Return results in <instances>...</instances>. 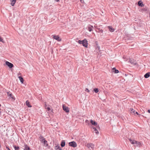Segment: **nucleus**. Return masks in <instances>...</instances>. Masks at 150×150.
Returning <instances> with one entry per match:
<instances>
[{
	"label": "nucleus",
	"instance_id": "obj_1",
	"mask_svg": "<svg viewBox=\"0 0 150 150\" xmlns=\"http://www.w3.org/2000/svg\"><path fill=\"white\" fill-rule=\"evenodd\" d=\"M78 43L80 44H82L83 45L86 47H87V41L86 40H84L81 41L79 40L78 41Z\"/></svg>",
	"mask_w": 150,
	"mask_h": 150
},
{
	"label": "nucleus",
	"instance_id": "obj_2",
	"mask_svg": "<svg viewBox=\"0 0 150 150\" xmlns=\"http://www.w3.org/2000/svg\"><path fill=\"white\" fill-rule=\"evenodd\" d=\"M86 146L90 150L92 149L94 150V149L95 145L94 144L92 143H88L86 145Z\"/></svg>",
	"mask_w": 150,
	"mask_h": 150
},
{
	"label": "nucleus",
	"instance_id": "obj_3",
	"mask_svg": "<svg viewBox=\"0 0 150 150\" xmlns=\"http://www.w3.org/2000/svg\"><path fill=\"white\" fill-rule=\"evenodd\" d=\"M69 146L74 147H76L77 146L76 143L74 141L70 142L69 143Z\"/></svg>",
	"mask_w": 150,
	"mask_h": 150
},
{
	"label": "nucleus",
	"instance_id": "obj_4",
	"mask_svg": "<svg viewBox=\"0 0 150 150\" xmlns=\"http://www.w3.org/2000/svg\"><path fill=\"white\" fill-rule=\"evenodd\" d=\"M62 108L63 110L65 111L66 112H69V108L65 106L64 105H63Z\"/></svg>",
	"mask_w": 150,
	"mask_h": 150
},
{
	"label": "nucleus",
	"instance_id": "obj_5",
	"mask_svg": "<svg viewBox=\"0 0 150 150\" xmlns=\"http://www.w3.org/2000/svg\"><path fill=\"white\" fill-rule=\"evenodd\" d=\"M6 64L10 68H12L13 66V64H12L8 61L6 62Z\"/></svg>",
	"mask_w": 150,
	"mask_h": 150
},
{
	"label": "nucleus",
	"instance_id": "obj_6",
	"mask_svg": "<svg viewBox=\"0 0 150 150\" xmlns=\"http://www.w3.org/2000/svg\"><path fill=\"white\" fill-rule=\"evenodd\" d=\"M53 38L58 41H61V39H60L58 35H53Z\"/></svg>",
	"mask_w": 150,
	"mask_h": 150
},
{
	"label": "nucleus",
	"instance_id": "obj_7",
	"mask_svg": "<svg viewBox=\"0 0 150 150\" xmlns=\"http://www.w3.org/2000/svg\"><path fill=\"white\" fill-rule=\"evenodd\" d=\"M129 62L131 63L132 64H136V61L132 59H129Z\"/></svg>",
	"mask_w": 150,
	"mask_h": 150
},
{
	"label": "nucleus",
	"instance_id": "obj_8",
	"mask_svg": "<svg viewBox=\"0 0 150 150\" xmlns=\"http://www.w3.org/2000/svg\"><path fill=\"white\" fill-rule=\"evenodd\" d=\"M135 144V145H134L135 146L140 147L142 146L140 142L138 141H136Z\"/></svg>",
	"mask_w": 150,
	"mask_h": 150
},
{
	"label": "nucleus",
	"instance_id": "obj_9",
	"mask_svg": "<svg viewBox=\"0 0 150 150\" xmlns=\"http://www.w3.org/2000/svg\"><path fill=\"white\" fill-rule=\"evenodd\" d=\"M24 150H31L30 148L27 145L25 144L24 145Z\"/></svg>",
	"mask_w": 150,
	"mask_h": 150
},
{
	"label": "nucleus",
	"instance_id": "obj_10",
	"mask_svg": "<svg viewBox=\"0 0 150 150\" xmlns=\"http://www.w3.org/2000/svg\"><path fill=\"white\" fill-rule=\"evenodd\" d=\"M112 72L115 73H118L119 72V71L118 70L116 69L115 68H113L112 69Z\"/></svg>",
	"mask_w": 150,
	"mask_h": 150
},
{
	"label": "nucleus",
	"instance_id": "obj_11",
	"mask_svg": "<svg viewBox=\"0 0 150 150\" xmlns=\"http://www.w3.org/2000/svg\"><path fill=\"white\" fill-rule=\"evenodd\" d=\"M10 1L11 2V4L12 6H13L16 2V0H10Z\"/></svg>",
	"mask_w": 150,
	"mask_h": 150
},
{
	"label": "nucleus",
	"instance_id": "obj_12",
	"mask_svg": "<svg viewBox=\"0 0 150 150\" xmlns=\"http://www.w3.org/2000/svg\"><path fill=\"white\" fill-rule=\"evenodd\" d=\"M91 123L92 124V125L94 126H96L97 124L96 122L95 121H94L92 120H91Z\"/></svg>",
	"mask_w": 150,
	"mask_h": 150
},
{
	"label": "nucleus",
	"instance_id": "obj_13",
	"mask_svg": "<svg viewBox=\"0 0 150 150\" xmlns=\"http://www.w3.org/2000/svg\"><path fill=\"white\" fill-rule=\"evenodd\" d=\"M108 28L109 29V31L111 32H113L115 30L111 26H109L108 27Z\"/></svg>",
	"mask_w": 150,
	"mask_h": 150
},
{
	"label": "nucleus",
	"instance_id": "obj_14",
	"mask_svg": "<svg viewBox=\"0 0 150 150\" xmlns=\"http://www.w3.org/2000/svg\"><path fill=\"white\" fill-rule=\"evenodd\" d=\"M150 72H148L145 74L144 76V77L145 78H147L149 77L150 76Z\"/></svg>",
	"mask_w": 150,
	"mask_h": 150
},
{
	"label": "nucleus",
	"instance_id": "obj_15",
	"mask_svg": "<svg viewBox=\"0 0 150 150\" xmlns=\"http://www.w3.org/2000/svg\"><path fill=\"white\" fill-rule=\"evenodd\" d=\"M18 78L20 80L21 83H23V81H24V80L23 79V78L21 76H19L18 77Z\"/></svg>",
	"mask_w": 150,
	"mask_h": 150
},
{
	"label": "nucleus",
	"instance_id": "obj_16",
	"mask_svg": "<svg viewBox=\"0 0 150 150\" xmlns=\"http://www.w3.org/2000/svg\"><path fill=\"white\" fill-rule=\"evenodd\" d=\"M92 128H93V129H94V132L96 133L97 134H99V132L94 127H92Z\"/></svg>",
	"mask_w": 150,
	"mask_h": 150
},
{
	"label": "nucleus",
	"instance_id": "obj_17",
	"mask_svg": "<svg viewBox=\"0 0 150 150\" xmlns=\"http://www.w3.org/2000/svg\"><path fill=\"white\" fill-rule=\"evenodd\" d=\"M65 141L64 140H62L61 144V146L62 147H64L65 146Z\"/></svg>",
	"mask_w": 150,
	"mask_h": 150
},
{
	"label": "nucleus",
	"instance_id": "obj_18",
	"mask_svg": "<svg viewBox=\"0 0 150 150\" xmlns=\"http://www.w3.org/2000/svg\"><path fill=\"white\" fill-rule=\"evenodd\" d=\"M129 141L130 142L131 144H135V142L136 141H135V140H133L131 139H129Z\"/></svg>",
	"mask_w": 150,
	"mask_h": 150
},
{
	"label": "nucleus",
	"instance_id": "obj_19",
	"mask_svg": "<svg viewBox=\"0 0 150 150\" xmlns=\"http://www.w3.org/2000/svg\"><path fill=\"white\" fill-rule=\"evenodd\" d=\"M40 140L42 142H43L45 140L44 138L42 136H40Z\"/></svg>",
	"mask_w": 150,
	"mask_h": 150
},
{
	"label": "nucleus",
	"instance_id": "obj_20",
	"mask_svg": "<svg viewBox=\"0 0 150 150\" xmlns=\"http://www.w3.org/2000/svg\"><path fill=\"white\" fill-rule=\"evenodd\" d=\"M26 104L27 105L28 107H31V106L30 105V103L28 101H26Z\"/></svg>",
	"mask_w": 150,
	"mask_h": 150
},
{
	"label": "nucleus",
	"instance_id": "obj_21",
	"mask_svg": "<svg viewBox=\"0 0 150 150\" xmlns=\"http://www.w3.org/2000/svg\"><path fill=\"white\" fill-rule=\"evenodd\" d=\"M42 142L44 143V145L45 146H47L48 145L47 142L45 140Z\"/></svg>",
	"mask_w": 150,
	"mask_h": 150
},
{
	"label": "nucleus",
	"instance_id": "obj_22",
	"mask_svg": "<svg viewBox=\"0 0 150 150\" xmlns=\"http://www.w3.org/2000/svg\"><path fill=\"white\" fill-rule=\"evenodd\" d=\"M93 28V26H89L88 27V30L89 31L91 32L92 30V28Z\"/></svg>",
	"mask_w": 150,
	"mask_h": 150
},
{
	"label": "nucleus",
	"instance_id": "obj_23",
	"mask_svg": "<svg viewBox=\"0 0 150 150\" xmlns=\"http://www.w3.org/2000/svg\"><path fill=\"white\" fill-rule=\"evenodd\" d=\"M138 4L139 6H142L144 5L142 2L140 1H139L138 3Z\"/></svg>",
	"mask_w": 150,
	"mask_h": 150
},
{
	"label": "nucleus",
	"instance_id": "obj_24",
	"mask_svg": "<svg viewBox=\"0 0 150 150\" xmlns=\"http://www.w3.org/2000/svg\"><path fill=\"white\" fill-rule=\"evenodd\" d=\"M131 113L132 114L134 115L135 114V110L132 108L130 109Z\"/></svg>",
	"mask_w": 150,
	"mask_h": 150
},
{
	"label": "nucleus",
	"instance_id": "obj_25",
	"mask_svg": "<svg viewBox=\"0 0 150 150\" xmlns=\"http://www.w3.org/2000/svg\"><path fill=\"white\" fill-rule=\"evenodd\" d=\"M13 147L15 149V150H18L19 149V148L18 146H13Z\"/></svg>",
	"mask_w": 150,
	"mask_h": 150
},
{
	"label": "nucleus",
	"instance_id": "obj_26",
	"mask_svg": "<svg viewBox=\"0 0 150 150\" xmlns=\"http://www.w3.org/2000/svg\"><path fill=\"white\" fill-rule=\"evenodd\" d=\"M93 90L96 93H97L99 91L98 90L97 88H95Z\"/></svg>",
	"mask_w": 150,
	"mask_h": 150
},
{
	"label": "nucleus",
	"instance_id": "obj_27",
	"mask_svg": "<svg viewBox=\"0 0 150 150\" xmlns=\"http://www.w3.org/2000/svg\"><path fill=\"white\" fill-rule=\"evenodd\" d=\"M60 146L59 145H57V146L56 147H55V149L56 150H57L58 149V150L59 149H60Z\"/></svg>",
	"mask_w": 150,
	"mask_h": 150
},
{
	"label": "nucleus",
	"instance_id": "obj_28",
	"mask_svg": "<svg viewBox=\"0 0 150 150\" xmlns=\"http://www.w3.org/2000/svg\"><path fill=\"white\" fill-rule=\"evenodd\" d=\"M8 96L9 97H10V98H12V99H13V97L12 96V95L11 94H8Z\"/></svg>",
	"mask_w": 150,
	"mask_h": 150
},
{
	"label": "nucleus",
	"instance_id": "obj_29",
	"mask_svg": "<svg viewBox=\"0 0 150 150\" xmlns=\"http://www.w3.org/2000/svg\"><path fill=\"white\" fill-rule=\"evenodd\" d=\"M96 44L97 45V48L98 49V50H100V47L99 46H98V44H97V42H96Z\"/></svg>",
	"mask_w": 150,
	"mask_h": 150
},
{
	"label": "nucleus",
	"instance_id": "obj_30",
	"mask_svg": "<svg viewBox=\"0 0 150 150\" xmlns=\"http://www.w3.org/2000/svg\"><path fill=\"white\" fill-rule=\"evenodd\" d=\"M99 32L102 33L103 32V30L102 29H98Z\"/></svg>",
	"mask_w": 150,
	"mask_h": 150
},
{
	"label": "nucleus",
	"instance_id": "obj_31",
	"mask_svg": "<svg viewBox=\"0 0 150 150\" xmlns=\"http://www.w3.org/2000/svg\"><path fill=\"white\" fill-rule=\"evenodd\" d=\"M45 109H47V110H48V111H49V110H50V108H49V107H47V108H46V106H45Z\"/></svg>",
	"mask_w": 150,
	"mask_h": 150
},
{
	"label": "nucleus",
	"instance_id": "obj_32",
	"mask_svg": "<svg viewBox=\"0 0 150 150\" xmlns=\"http://www.w3.org/2000/svg\"><path fill=\"white\" fill-rule=\"evenodd\" d=\"M0 41L2 42H4L3 41V39L0 36Z\"/></svg>",
	"mask_w": 150,
	"mask_h": 150
},
{
	"label": "nucleus",
	"instance_id": "obj_33",
	"mask_svg": "<svg viewBox=\"0 0 150 150\" xmlns=\"http://www.w3.org/2000/svg\"><path fill=\"white\" fill-rule=\"evenodd\" d=\"M85 91H87L88 92H89V90L87 88L85 89Z\"/></svg>",
	"mask_w": 150,
	"mask_h": 150
},
{
	"label": "nucleus",
	"instance_id": "obj_34",
	"mask_svg": "<svg viewBox=\"0 0 150 150\" xmlns=\"http://www.w3.org/2000/svg\"><path fill=\"white\" fill-rule=\"evenodd\" d=\"M80 1L82 3H83L84 2L83 0H80Z\"/></svg>",
	"mask_w": 150,
	"mask_h": 150
},
{
	"label": "nucleus",
	"instance_id": "obj_35",
	"mask_svg": "<svg viewBox=\"0 0 150 150\" xmlns=\"http://www.w3.org/2000/svg\"><path fill=\"white\" fill-rule=\"evenodd\" d=\"M6 148L8 150H10V149H9V148L8 147L6 146Z\"/></svg>",
	"mask_w": 150,
	"mask_h": 150
},
{
	"label": "nucleus",
	"instance_id": "obj_36",
	"mask_svg": "<svg viewBox=\"0 0 150 150\" xmlns=\"http://www.w3.org/2000/svg\"><path fill=\"white\" fill-rule=\"evenodd\" d=\"M148 112L149 113H150V110H148Z\"/></svg>",
	"mask_w": 150,
	"mask_h": 150
},
{
	"label": "nucleus",
	"instance_id": "obj_37",
	"mask_svg": "<svg viewBox=\"0 0 150 150\" xmlns=\"http://www.w3.org/2000/svg\"><path fill=\"white\" fill-rule=\"evenodd\" d=\"M135 113H136V114H137V115H138V112H135Z\"/></svg>",
	"mask_w": 150,
	"mask_h": 150
},
{
	"label": "nucleus",
	"instance_id": "obj_38",
	"mask_svg": "<svg viewBox=\"0 0 150 150\" xmlns=\"http://www.w3.org/2000/svg\"><path fill=\"white\" fill-rule=\"evenodd\" d=\"M54 0L57 2L59 1V0Z\"/></svg>",
	"mask_w": 150,
	"mask_h": 150
},
{
	"label": "nucleus",
	"instance_id": "obj_39",
	"mask_svg": "<svg viewBox=\"0 0 150 150\" xmlns=\"http://www.w3.org/2000/svg\"><path fill=\"white\" fill-rule=\"evenodd\" d=\"M58 150H62V149H61L60 148V149H59Z\"/></svg>",
	"mask_w": 150,
	"mask_h": 150
},
{
	"label": "nucleus",
	"instance_id": "obj_40",
	"mask_svg": "<svg viewBox=\"0 0 150 150\" xmlns=\"http://www.w3.org/2000/svg\"><path fill=\"white\" fill-rule=\"evenodd\" d=\"M1 114V112L0 111V114Z\"/></svg>",
	"mask_w": 150,
	"mask_h": 150
},
{
	"label": "nucleus",
	"instance_id": "obj_41",
	"mask_svg": "<svg viewBox=\"0 0 150 150\" xmlns=\"http://www.w3.org/2000/svg\"><path fill=\"white\" fill-rule=\"evenodd\" d=\"M1 106V104H0V106Z\"/></svg>",
	"mask_w": 150,
	"mask_h": 150
}]
</instances>
